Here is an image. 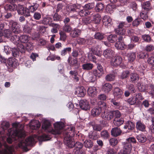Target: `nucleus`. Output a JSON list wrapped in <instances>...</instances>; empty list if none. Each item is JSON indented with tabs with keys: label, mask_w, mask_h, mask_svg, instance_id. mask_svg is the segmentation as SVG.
I'll return each mask as SVG.
<instances>
[{
	"label": "nucleus",
	"mask_w": 154,
	"mask_h": 154,
	"mask_svg": "<svg viewBox=\"0 0 154 154\" xmlns=\"http://www.w3.org/2000/svg\"><path fill=\"white\" fill-rule=\"evenodd\" d=\"M13 128L8 129V135L9 136L6 139L7 142L9 143H12L13 140L19 141L18 146L27 151V146L31 145L34 141V138L29 137L24 140L25 133L23 131L24 126L17 123L12 124Z\"/></svg>",
	"instance_id": "obj_1"
},
{
	"label": "nucleus",
	"mask_w": 154,
	"mask_h": 154,
	"mask_svg": "<svg viewBox=\"0 0 154 154\" xmlns=\"http://www.w3.org/2000/svg\"><path fill=\"white\" fill-rule=\"evenodd\" d=\"M54 129L51 128V124L48 121H45L42 125V128L46 131L52 134H60V130L64 127V123L61 122H58L54 124Z\"/></svg>",
	"instance_id": "obj_2"
},
{
	"label": "nucleus",
	"mask_w": 154,
	"mask_h": 154,
	"mask_svg": "<svg viewBox=\"0 0 154 154\" xmlns=\"http://www.w3.org/2000/svg\"><path fill=\"white\" fill-rule=\"evenodd\" d=\"M75 134V128L71 127L63 132L64 138L63 142L64 144L69 148L73 147L74 141L72 140V137Z\"/></svg>",
	"instance_id": "obj_3"
},
{
	"label": "nucleus",
	"mask_w": 154,
	"mask_h": 154,
	"mask_svg": "<svg viewBox=\"0 0 154 154\" xmlns=\"http://www.w3.org/2000/svg\"><path fill=\"white\" fill-rule=\"evenodd\" d=\"M136 140L133 137H129L126 139L125 141L123 142V151L120 152L118 154H129L132 150V143H135Z\"/></svg>",
	"instance_id": "obj_4"
},
{
	"label": "nucleus",
	"mask_w": 154,
	"mask_h": 154,
	"mask_svg": "<svg viewBox=\"0 0 154 154\" xmlns=\"http://www.w3.org/2000/svg\"><path fill=\"white\" fill-rule=\"evenodd\" d=\"M101 115L103 119L109 121L115 117L119 116L120 115V112L118 110L111 111L105 110L103 112H102Z\"/></svg>",
	"instance_id": "obj_5"
},
{
	"label": "nucleus",
	"mask_w": 154,
	"mask_h": 154,
	"mask_svg": "<svg viewBox=\"0 0 154 154\" xmlns=\"http://www.w3.org/2000/svg\"><path fill=\"white\" fill-rule=\"evenodd\" d=\"M129 26V24L125 22H122L119 23L118 28L115 29V32L117 35H125L126 28Z\"/></svg>",
	"instance_id": "obj_6"
},
{
	"label": "nucleus",
	"mask_w": 154,
	"mask_h": 154,
	"mask_svg": "<svg viewBox=\"0 0 154 154\" xmlns=\"http://www.w3.org/2000/svg\"><path fill=\"white\" fill-rule=\"evenodd\" d=\"M12 32L15 34H18L20 32V29L17 22L11 20L9 22Z\"/></svg>",
	"instance_id": "obj_7"
},
{
	"label": "nucleus",
	"mask_w": 154,
	"mask_h": 154,
	"mask_svg": "<svg viewBox=\"0 0 154 154\" xmlns=\"http://www.w3.org/2000/svg\"><path fill=\"white\" fill-rule=\"evenodd\" d=\"M68 61L70 66H74V69H77L79 68L80 64L78 63L76 58H72L71 56L69 57Z\"/></svg>",
	"instance_id": "obj_8"
},
{
	"label": "nucleus",
	"mask_w": 154,
	"mask_h": 154,
	"mask_svg": "<svg viewBox=\"0 0 154 154\" xmlns=\"http://www.w3.org/2000/svg\"><path fill=\"white\" fill-rule=\"evenodd\" d=\"M94 13V12L87 10L83 7L81 8L78 14L81 17H84L88 15H92Z\"/></svg>",
	"instance_id": "obj_9"
},
{
	"label": "nucleus",
	"mask_w": 154,
	"mask_h": 154,
	"mask_svg": "<svg viewBox=\"0 0 154 154\" xmlns=\"http://www.w3.org/2000/svg\"><path fill=\"white\" fill-rule=\"evenodd\" d=\"M86 94V90L82 86L76 88L75 91V94L80 97H83Z\"/></svg>",
	"instance_id": "obj_10"
},
{
	"label": "nucleus",
	"mask_w": 154,
	"mask_h": 154,
	"mask_svg": "<svg viewBox=\"0 0 154 154\" xmlns=\"http://www.w3.org/2000/svg\"><path fill=\"white\" fill-rule=\"evenodd\" d=\"M79 106L82 109L85 110H88L90 108L89 103L86 100H81L79 103Z\"/></svg>",
	"instance_id": "obj_11"
},
{
	"label": "nucleus",
	"mask_w": 154,
	"mask_h": 154,
	"mask_svg": "<svg viewBox=\"0 0 154 154\" xmlns=\"http://www.w3.org/2000/svg\"><path fill=\"white\" fill-rule=\"evenodd\" d=\"M122 58L119 56H115L111 61L112 65L116 66L119 65L122 63Z\"/></svg>",
	"instance_id": "obj_12"
},
{
	"label": "nucleus",
	"mask_w": 154,
	"mask_h": 154,
	"mask_svg": "<svg viewBox=\"0 0 154 154\" xmlns=\"http://www.w3.org/2000/svg\"><path fill=\"white\" fill-rule=\"evenodd\" d=\"M136 85L138 90L141 92L145 91L148 87L147 84L142 82L137 83Z\"/></svg>",
	"instance_id": "obj_13"
},
{
	"label": "nucleus",
	"mask_w": 154,
	"mask_h": 154,
	"mask_svg": "<svg viewBox=\"0 0 154 154\" xmlns=\"http://www.w3.org/2000/svg\"><path fill=\"white\" fill-rule=\"evenodd\" d=\"M121 116V114L120 112V115L119 116L115 117L113 123L115 126L119 127L124 122V119L122 118H120Z\"/></svg>",
	"instance_id": "obj_14"
},
{
	"label": "nucleus",
	"mask_w": 154,
	"mask_h": 154,
	"mask_svg": "<svg viewBox=\"0 0 154 154\" xmlns=\"http://www.w3.org/2000/svg\"><path fill=\"white\" fill-rule=\"evenodd\" d=\"M8 66L13 68L16 67L18 65L17 60L14 58H9L7 61Z\"/></svg>",
	"instance_id": "obj_15"
},
{
	"label": "nucleus",
	"mask_w": 154,
	"mask_h": 154,
	"mask_svg": "<svg viewBox=\"0 0 154 154\" xmlns=\"http://www.w3.org/2000/svg\"><path fill=\"white\" fill-rule=\"evenodd\" d=\"M130 82L133 83H137L139 80V76L136 73L132 72L130 74Z\"/></svg>",
	"instance_id": "obj_16"
},
{
	"label": "nucleus",
	"mask_w": 154,
	"mask_h": 154,
	"mask_svg": "<svg viewBox=\"0 0 154 154\" xmlns=\"http://www.w3.org/2000/svg\"><path fill=\"white\" fill-rule=\"evenodd\" d=\"M97 77L98 78V75L93 70L90 72L88 79L90 82H94L97 80Z\"/></svg>",
	"instance_id": "obj_17"
},
{
	"label": "nucleus",
	"mask_w": 154,
	"mask_h": 154,
	"mask_svg": "<svg viewBox=\"0 0 154 154\" xmlns=\"http://www.w3.org/2000/svg\"><path fill=\"white\" fill-rule=\"evenodd\" d=\"M103 55L106 58H111L114 55V51L110 48H108L105 50L103 52Z\"/></svg>",
	"instance_id": "obj_18"
},
{
	"label": "nucleus",
	"mask_w": 154,
	"mask_h": 154,
	"mask_svg": "<svg viewBox=\"0 0 154 154\" xmlns=\"http://www.w3.org/2000/svg\"><path fill=\"white\" fill-rule=\"evenodd\" d=\"M122 131L119 128L115 127L113 128L111 131V135L114 137H117L120 135Z\"/></svg>",
	"instance_id": "obj_19"
},
{
	"label": "nucleus",
	"mask_w": 154,
	"mask_h": 154,
	"mask_svg": "<svg viewBox=\"0 0 154 154\" xmlns=\"http://www.w3.org/2000/svg\"><path fill=\"white\" fill-rule=\"evenodd\" d=\"M4 9L6 11H14L17 10V5L15 4H7Z\"/></svg>",
	"instance_id": "obj_20"
},
{
	"label": "nucleus",
	"mask_w": 154,
	"mask_h": 154,
	"mask_svg": "<svg viewBox=\"0 0 154 154\" xmlns=\"http://www.w3.org/2000/svg\"><path fill=\"white\" fill-rule=\"evenodd\" d=\"M134 127V124L133 122L128 121L125 123L124 128L125 129L127 130V131L129 132L130 131L133 130Z\"/></svg>",
	"instance_id": "obj_21"
},
{
	"label": "nucleus",
	"mask_w": 154,
	"mask_h": 154,
	"mask_svg": "<svg viewBox=\"0 0 154 154\" xmlns=\"http://www.w3.org/2000/svg\"><path fill=\"white\" fill-rule=\"evenodd\" d=\"M103 24L107 27L110 26L112 24V20L110 17L107 16H105L103 19Z\"/></svg>",
	"instance_id": "obj_22"
},
{
	"label": "nucleus",
	"mask_w": 154,
	"mask_h": 154,
	"mask_svg": "<svg viewBox=\"0 0 154 154\" xmlns=\"http://www.w3.org/2000/svg\"><path fill=\"white\" fill-rule=\"evenodd\" d=\"M88 95L91 97H95L97 95V91L96 88L94 87H90L88 90Z\"/></svg>",
	"instance_id": "obj_23"
},
{
	"label": "nucleus",
	"mask_w": 154,
	"mask_h": 154,
	"mask_svg": "<svg viewBox=\"0 0 154 154\" xmlns=\"http://www.w3.org/2000/svg\"><path fill=\"white\" fill-rule=\"evenodd\" d=\"M101 106V107H96L93 108L91 110V115L94 117L99 115L102 111Z\"/></svg>",
	"instance_id": "obj_24"
},
{
	"label": "nucleus",
	"mask_w": 154,
	"mask_h": 154,
	"mask_svg": "<svg viewBox=\"0 0 154 154\" xmlns=\"http://www.w3.org/2000/svg\"><path fill=\"white\" fill-rule=\"evenodd\" d=\"M40 126L39 122L36 120H32L31 121L29 127L32 129H38Z\"/></svg>",
	"instance_id": "obj_25"
},
{
	"label": "nucleus",
	"mask_w": 154,
	"mask_h": 154,
	"mask_svg": "<svg viewBox=\"0 0 154 154\" xmlns=\"http://www.w3.org/2000/svg\"><path fill=\"white\" fill-rule=\"evenodd\" d=\"M91 51L94 54L98 56H100L102 53L101 50L98 45L93 47Z\"/></svg>",
	"instance_id": "obj_26"
},
{
	"label": "nucleus",
	"mask_w": 154,
	"mask_h": 154,
	"mask_svg": "<svg viewBox=\"0 0 154 154\" xmlns=\"http://www.w3.org/2000/svg\"><path fill=\"white\" fill-rule=\"evenodd\" d=\"M52 19L49 17H45L44 18L42 21L41 23L45 25H48L51 26V25L53 24L54 23H52Z\"/></svg>",
	"instance_id": "obj_27"
},
{
	"label": "nucleus",
	"mask_w": 154,
	"mask_h": 154,
	"mask_svg": "<svg viewBox=\"0 0 154 154\" xmlns=\"http://www.w3.org/2000/svg\"><path fill=\"white\" fill-rule=\"evenodd\" d=\"M97 69H94V70L98 75V78H100L104 74V71L102 66L100 64L97 65Z\"/></svg>",
	"instance_id": "obj_28"
},
{
	"label": "nucleus",
	"mask_w": 154,
	"mask_h": 154,
	"mask_svg": "<svg viewBox=\"0 0 154 154\" xmlns=\"http://www.w3.org/2000/svg\"><path fill=\"white\" fill-rule=\"evenodd\" d=\"M112 88V85L111 84L106 83L103 85V90L106 93H108L111 91Z\"/></svg>",
	"instance_id": "obj_29"
},
{
	"label": "nucleus",
	"mask_w": 154,
	"mask_h": 154,
	"mask_svg": "<svg viewBox=\"0 0 154 154\" xmlns=\"http://www.w3.org/2000/svg\"><path fill=\"white\" fill-rule=\"evenodd\" d=\"M142 8L144 10L149 11L152 9V7L149 1L143 2L142 5Z\"/></svg>",
	"instance_id": "obj_30"
},
{
	"label": "nucleus",
	"mask_w": 154,
	"mask_h": 154,
	"mask_svg": "<svg viewBox=\"0 0 154 154\" xmlns=\"http://www.w3.org/2000/svg\"><path fill=\"white\" fill-rule=\"evenodd\" d=\"M136 127L137 129L139 131H145L146 126L143 123L140 121L137 122Z\"/></svg>",
	"instance_id": "obj_31"
},
{
	"label": "nucleus",
	"mask_w": 154,
	"mask_h": 154,
	"mask_svg": "<svg viewBox=\"0 0 154 154\" xmlns=\"http://www.w3.org/2000/svg\"><path fill=\"white\" fill-rule=\"evenodd\" d=\"M13 150L12 147L7 146L6 149L0 151V154H13Z\"/></svg>",
	"instance_id": "obj_32"
},
{
	"label": "nucleus",
	"mask_w": 154,
	"mask_h": 154,
	"mask_svg": "<svg viewBox=\"0 0 154 154\" xmlns=\"http://www.w3.org/2000/svg\"><path fill=\"white\" fill-rule=\"evenodd\" d=\"M115 47L117 49L123 50L125 47H126L123 42L117 41L115 44Z\"/></svg>",
	"instance_id": "obj_33"
},
{
	"label": "nucleus",
	"mask_w": 154,
	"mask_h": 154,
	"mask_svg": "<svg viewBox=\"0 0 154 154\" xmlns=\"http://www.w3.org/2000/svg\"><path fill=\"white\" fill-rule=\"evenodd\" d=\"M11 41L15 45H17L20 42V36L16 35H12Z\"/></svg>",
	"instance_id": "obj_34"
},
{
	"label": "nucleus",
	"mask_w": 154,
	"mask_h": 154,
	"mask_svg": "<svg viewBox=\"0 0 154 154\" xmlns=\"http://www.w3.org/2000/svg\"><path fill=\"white\" fill-rule=\"evenodd\" d=\"M82 69L85 70H90L93 68V64L91 63H86L82 65Z\"/></svg>",
	"instance_id": "obj_35"
},
{
	"label": "nucleus",
	"mask_w": 154,
	"mask_h": 154,
	"mask_svg": "<svg viewBox=\"0 0 154 154\" xmlns=\"http://www.w3.org/2000/svg\"><path fill=\"white\" fill-rule=\"evenodd\" d=\"M113 93L114 96L118 98H120L122 97V92L121 89L118 88H116L114 89Z\"/></svg>",
	"instance_id": "obj_36"
},
{
	"label": "nucleus",
	"mask_w": 154,
	"mask_h": 154,
	"mask_svg": "<svg viewBox=\"0 0 154 154\" xmlns=\"http://www.w3.org/2000/svg\"><path fill=\"white\" fill-rule=\"evenodd\" d=\"M91 17L92 20H93L95 23L98 24L100 22L101 18L99 15L98 14L94 15L93 14L91 15Z\"/></svg>",
	"instance_id": "obj_37"
},
{
	"label": "nucleus",
	"mask_w": 154,
	"mask_h": 154,
	"mask_svg": "<svg viewBox=\"0 0 154 154\" xmlns=\"http://www.w3.org/2000/svg\"><path fill=\"white\" fill-rule=\"evenodd\" d=\"M88 137L94 140H96L98 138L97 133L94 131H91L88 133Z\"/></svg>",
	"instance_id": "obj_38"
},
{
	"label": "nucleus",
	"mask_w": 154,
	"mask_h": 154,
	"mask_svg": "<svg viewBox=\"0 0 154 154\" xmlns=\"http://www.w3.org/2000/svg\"><path fill=\"white\" fill-rule=\"evenodd\" d=\"M128 60L131 62H133L136 58L135 54L134 52H130L127 54Z\"/></svg>",
	"instance_id": "obj_39"
},
{
	"label": "nucleus",
	"mask_w": 154,
	"mask_h": 154,
	"mask_svg": "<svg viewBox=\"0 0 154 154\" xmlns=\"http://www.w3.org/2000/svg\"><path fill=\"white\" fill-rule=\"evenodd\" d=\"M51 27H53L51 29V32L53 33H56L58 32V29H59L60 25L54 23L51 25Z\"/></svg>",
	"instance_id": "obj_40"
},
{
	"label": "nucleus",
	"mask_w": 154,
	"mask_h": 154,
	"mask_svg": "<svg viewBox=\"0 0 154 154\" xmlns=\"http://www.w3.org/2000/svg\"><path fill=\"white\" fill-rule=\"evenodd\" d=\"M118 37L115 34H111L107 37L108 40L111 43H113L117 41Z\"/></svg>",
	"instance_id": "obj_41"
},
{
	"label": "nucleus",
	"mask_w": 154,
	"mask_h": 154,
	"mask_svg": "<svg viewBox=\"0 0 154 154\" xmlns=\"http://www.w3.org/2000/svg\"><path fill=\"white\" fill-rule=\"evenodd\" d=\"M80 34L81 31L79 29L75 28L71 31L70 35L72 37L74 38L78 37Z\"/></svg>",
	"instance_id": "obj_42"
},
{
	"label": "nucleus",
	"mask_w": 154,
	"mask_h": 154,
	"mask_svg": "<svg viewBox=\"0 0 154 154\" xmlns=\"http://www.w3.org/2000/svg\"><path fill=\"white\" fill-rule=\"evenodd\" d=\"M90 16L87 17L82 18V22L83 24L87 25L91 23L92 21V19L91 18V15Z\"/></svg>",
	"instance_id": "obj_43"
},
{
	"label": "nucleus",
	"mask_w": 154,
	"mask_h": 154,
	"mask_svg": "<svg viewBox=\"0 0 154 154\" xmlns=\"http://www.w3.org/2000/svg\"><path fill=\"white\" fill-rule=\"evenodd\" d=\"M13 32L9 29L5 30L3 33V35L7 38H10L12 35Z\"/></svg>",
	"instance_id": "obj_44"
},
{
	"label": "nucleus",
	"mask_w": 154,
	"mask_h": 154,
	"mask_svg": "<svg viewBox=\"0 0 154 154\" xmlns=\"http://www.w3.org/2000/svg\"><path fill=\"white\" fill-rule=\"evenodd\" d=\"M93 142L91 140H86L84 143V146L87 148H90L93 145Z\"/></svg>",
	"instance_id": "obj_45"
},
{
	"label": "nucleus",
	"mask_w": 154,
	"mask_h": 154,
	"mask_svg": "<svg viewBox=\"0 0 154 154\" xmlns=\"http://www.w3.org/2000/svg\"><path fill=\"white\" fill-rule=\"evenodd\" d=\"M109 134L108 131L106 130L102 131L100 133V136L104 139H106L109 138Z\"/></svg>",
	"instance_id": "obj_46"
},
{
	"label": "nucleus",
	"mask_w": 154,
	"mask_h": 154,
	"mask_svg": "<svg viewBox=\"0 0 154 154\" xmlns=\"http://www.w3.org/2000/svg\"><path fill=\"white\" fill-rule=\"evenodd\" d=\"M73 144V147H74L75 148L74 150V151L76 150H81L83 146V144L80 142H76L75 143L74 142Z\"/></svg>",
	"instance_id": "obj_47"
},
{
	"label": "nucleus",
	"mask_w": 154,
	"mask_h": 154,
	"mask_svg": "<svg viewBox=\"0 0 154 154\" xmlns=\"http://www.w3.org/2000/svg\"><path fill=\"white\" fill-rule=\"evenodd\" d=\"M126 87L131 93H134L136 91L134 85L132 84H128Z\"/></svg>",
	"instance_id": "obj_48"
},
{
	"label": "nucleus",
	"mask_w": 154,
	"mask_h": 154,
	"mask_svg": "<svg viewBox=\"0 0 154 154\" xmlns=\"http://www.w3.org/2000/svg\"><path fill=\"white\" fill-rule=\"evenodd\" d=\"M137 138L138 141L140 143H144L146 140V137L143 134H140L137 136Z\"/></svg>",
	"instance_id": "obj_49"
},
{
	"label": "nucleus",
	"mask_w": 154,
	"mask_h": 154,
	"mask_svg": "<svg viewBox=\"0 0 154 154\" xmlns=\"http://www.w3.org/2000/svg\"><path fill=\"white\" fill-rule=\"evenodd\" d=\"M38 6V5L37 3L33 4L32 5H31L27 6L31 12H33L35 11Z\"/></svg>",
	"instance_id": "obj_50"
},
{
	"label": "nucleus",
	"mask_w": 154,
	"mask_h": 154,
	"mask_svg": "<svg viewBox=\"0 0 154 154\" xmlns=\"http://www.w3.org/2000/svg\"><path fill=\"white\" fill-rule=\"evenodd\" d=\"M63 31L66 32H70L72 30V28L69 24L64 25L63 27Z\"/></svg>",
	"instance_id": "obj_51"
},
{
	"label": "nucleus",
	"mask_w": 154,
	"mask_h": 154,
	"mask_svg": "<svg viewBox=\"0 0 154 154\" xmlns=\"http://www.w3.org/2000/svg\"><path fill=\"white\" fill-rule=\"evenodd\" d=\"M115 75L112 74H110L107 75L105 77L106 80L107 81H112L115 80Z\"/></svg>",
	"instance_id": "obj_52"
},
{
	"label": "nucleus",
	"mask_w": 154,
	"mask_h": 154,
	"mask_svg": "<svg viewBox=\"0 0 154 154\" xmlns=\"http://www.w3.org/2000/svg\"><path fill=\"white\" fill-rule=\"evenodd\" d=\"M20 42L22 43H25L27 42L29 40V38L27 35H22L20 37Z\"/></svg>",
	"instance_id": "obj_53"
},
{
	"label": "nucleus",
	"mask_w": 154,
	"mask_h": 154,
	"mask_svg": "<svg viewBox=\"0 0 154 154\" xmlns=\"http://www.w3.org/2000/svg\"><path fill=\"white\" fill-rule=\"evenodd\" d=\"M72 48L71 47L65 48L61 50V55L62 56H65L67 53H70L71 51Z\"/></svg>",
	"instance_id": "obj_54"
},
{
	"label": "nucleus",
	"mask_w": 154,
	"mask_h": 154,
	"mask_svg": "<svg viewBox=\"0 0 154 154\" xmlns=\"http://www.w3.org/2000/svg\"><path fill=\"white\" fill-rule=\"evenodd\" d=\"M130 72L128 70H125L123 71L120 75V78L122 79H124L128 78L130 75Z\"/></svg>",
	"instance_id": "obj_55"
},
{
	"label": "nucleus",
	"mask_w": 154,
	"mask_h": 154,
	"mask_svg": "<svg viewBox=\"0 0 154 154\" xmlns=\"http://www.w3.org/2000/svg\"><path fill=\"white\" fill-rule=\"evenodd\" d=\"M59 34L60 35V39L65 42L67 38L66 32L64 31H61L59 32Z\"/></svg>",
	"instance_id": "obj_56"
},
{
	"label": "nucleus",
	"mask_w": 154,
	"mask_h": 154,
	"mask_svg": "<svg viewBox=\"0 0 154 154\" xmlns=\"http://www.w3.org/2000/svg\"><path fill=\"white\" fill-rule=\"evenodd\" d=\"M93 130L97 131H100L103 129L102 126L100 124H96L92 125Z\"/></svg>",
	"instance_id": "obj_57"
},
{
	"label": "nucleus",
	"mask_w": 154,
	"mask_h": 154,
	"mask_svg": "<svg viewBox=\"0 0 154 154\" xmlns=\"http://www.w3.org/2000/svg\"><path fill=\"white\" fill-rule=\"evenodd\" d=\"M104 9V5L102 3H99L97 4L95 7V10L98 12Z\"/></svg>",
	"instance_id": "obj_58"
},
{
	"label": "nucleus",
	"mask_w": 154,
	"mask_h": 154,
	"mask_svg": "<svg viewBox=\"0 0 154 154\" xmlns=\"http://www.w3.org/2000/svg\"><path fill=\"white\" fill-rule=\"evenodd\" d=\"M127 101L131 105L138 104L134 97H130L128 100Z\"/></svg>",
	"instance_id": "obj_59"
},
{
	"label": "nucleus",
	"mask_w": 154,
	"mask_h": 154,
	"mask_svg": "<svg viewBox=\"0 0 154 154\" xmlns=\"http://www.w3.org/2000/svg\"><path fill=\"white\" fill-rule=\"evenodd\" d=\"M26 48L27 51L29 52L31 51L33 48V43L30 42H27L26 44Z\"/></svg>",
	"instance_id": "obj_60"
},
{
	"label": "nucleus",
	"mask_w": 154,
	"mask_h": 154,
	"mask_svg": "<svg viewBox=\"0 0 154 154\" xmlns=\"http://www.w3.org/2000/svg\"><path fill=\"white\" fill-rule=\"evenodd\" d=\"M94 3L91 2L86 4L84 7L87 10L90 11L91 9L94 8Z\"/></svg>",
	"instance_id": "obj_61"
},
{
	"label": "nucleus",
	"mask_w": 154,
	"mask_h": 154,
	"mask_svg": "<svg viewBox=\"0 0 154 154\" xmlns=\"http://www.w3.org/2000/svg\"><path fill=\"white\" fill-rule=\"evenodd\" d=\"M148 11H146L142 10L140 13V17L141 18L144 20H145L148 18L147 14Z\"/></svg>",
	"instance_id": "obj_62"
},
{
	"label": "nucleus",
	"mask_w": 154,
	"mask_h": 154,
	"mask_svg": "<svg viewBox=\"0 0 154 154\" xmlns=\"http://www.w3.org/2000/svg\"><path fill=\"white\" fill-rule=\"evenodd\" d=\"M109 144L112 146L116 145L118 143V141L117 139L116 138H111L109 140Z\"/></svg>",
	"instance_id": "obj_63"
},
{
	"label": "nucleus",
	"mask_w": 154,
	"mask_h": 154,
	"mask_svg": "<svg viewBox=\"0 0 154 154\" xmlns=\"http://www.w3.org/2000/svg\"><path fill=\"white\" fill-rule=\"evenodd\" d=\"M142 21L140 18H137L134 20L132 23V25L134 26H137L138 25L141 24Z\"/></svg>",
	"instance_id": "obj_64"
}]
</instances>
